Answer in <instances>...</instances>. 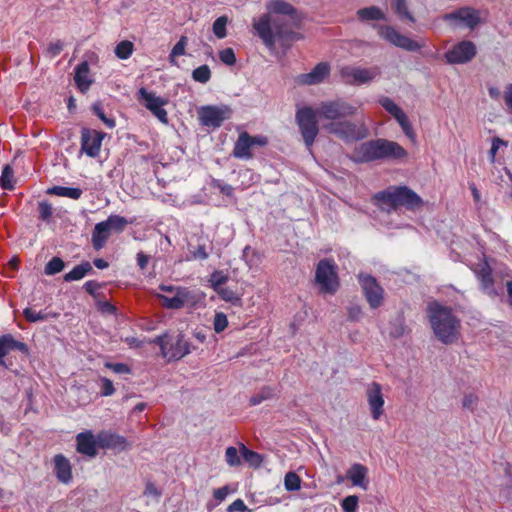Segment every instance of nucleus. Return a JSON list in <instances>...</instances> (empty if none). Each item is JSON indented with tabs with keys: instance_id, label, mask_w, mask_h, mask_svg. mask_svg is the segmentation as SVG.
I'll list each match as a JSON object with an SVG mask.
<instances>
[{
	"instance_id": "obj_1",
	"label": "nucleus",
	"mask_w": 512,
	"mask_h": 512,
	"mask_svg": "<svg viewBox=\"0 0 512 512\" xmlns=\"http://www.w3.org/2000/svg\"><path fill=\"white\" fill-rule=\"evenodd\" d=\"M266 10V14L253 19L252 26L268 48H273L276 42L288 46L300 38L293 31L300 15L291 3L286 0H270L266 3Z\"/></svg>"
},
{
	"instance_id": "obj_2",
	"label": "nucleus",
	"mask_w": 512,
	"mask_h": 512,
	"mask_svg": "<svg viewBox=\"0 0 512 512\" xmlns=\"http://www.w3.org/2000/svg\"><path fill=\"white\" fill-rule=\"evenodd\" d=\"M427 316L434 336L443 344L449 345L458 341L461 335V321L452 309L431 302L427 307Z\"/></svg>"
},
{
	"instance_id": "obj_3",
	"label": "nucleus",
	"mask_w": 512,
	"mask_h": 512,
	"mask_svg": "<svg viewBox=\"0 0 512 512\" xmlns=\"http://www.w3.org/2000/svg\"><path fill=\"white\" fill-rule=\"evenodd\" d=\"M378 208L391 213L399 207L416 210L423 206L422 198L407 186H394L380 191L373 196Z\"/></svg>"
},
{
	"instance_id": "obj_4",
	"label": "nucleus",
	"mask_w": 512,
	"mask_h": 512,
	"mask_svg": "<svg viewBox=\"0 0 512 512\" xmlns=\"http://www.w3.org/2000/svg\"><path fill=\"white\" fill-rule=\"evenodd\" d=\"M406 150L397 142L386 139L371 140L357 146L353 153L356 162H371L378 159H402Z\"/></svg>"
},
{
	"instance_id": "obj_5",
	"label": "nucleus",
	"mask_w": 512,
	"mask_h": 512,
	"mask_svg": "<svg viewBox=\"0 0 512 512\" xmlns=\"http://www.w3.org/2000/svg\"><path fill=\"white\" fill-rule=\"evenodd\" d=\"M315 283L321 294L334 295L339 287L340 280L337 265L333 260L322 259L315 269Z\"/></svg>"
},
{
	"instance_id": "obj_6",
	"label": "nucleus",
	"mask_w": 512,
	"mask_h": 512,
	"mask_svg": "<svg viewBox=\"0 0 512 512\" xmlns=\"http://www.w3.org/2000/svg\"><path fill=\"white\" fill-rule=\"evenodd\" d=\"M160 290L165 295H158L162 305L168 309H180L184 306L194 305L197 301L194 293L186 287L161 285Z\"/></svg>"
},
{
	"instance_id": "obj_7",
	"label": "nucleus",
	"mask_w": 512,
	"mask_h": 512,
	"mask_svg": "<svg viewBox=\"0 0 512 512\" xmlns=\"http://www.w3.org/2000/svg\"><path fill=\"white\" fill-rule=\"evenodd\" d=\"M314 111L320 119L335 122L336 120L353 116L357 111V107L342 99H336L321 102Z\"/></svg>"
},
{
	"instance_id": "obj_8",
	"label": "nucleus",
	"mask_w": 512,
	"mask_h": 512,
	"mask_svg": "<svg viewBox=\"0 0 512 512\" xmlns=\"http://www.w3.org/2000/svg\"><path fill=\"white\" fill-rule=\"evenodd\" d=\"M317 117L311 107H303L296 112V122L308 149L312 147L319 132Z\"/></svg>"
},
{
	"instance_id": "obj_9",
	"label": "nucleus",
	"mask_w": 512,
	"mask_h": 512,
	"mask_svg": "<svg viewBox=\"0 0 512 512\" xmlns=\"http://www.w3.org/2000/svg\"><path fill=\"white\" fill-rule=\"evenodd\" d=\"M330 134H334L344 141H356L367 136V130L363 125H357L351 121L330 122L323 126Z\"/></svg>"
},
{
	"instance_id": "obj_10",
	"label": "nucleus",
	"mask_w": 512,
	"mask_h": 512,
	"mask_svg": "<svg viewBox=\"0 0 512 512\" xmlns=\"http://www.w3.org/2000/svg\"><path fill=\"white\" fill-rule=\"evenodd\" d=\"M138 100L161 123L168 124V113L164 108L169 103V100L167 98L157 96L154 92L148 91L145 88H140L138 91Z\"/></svg>"
},
{
	"instance_id": "obj_11",
	"label": "nucleus",
	"mask_w": 512,
	"mask_h": 512,
	"mask_svg": "<svg viewBox=\"0 0 512 512\" xmlns=\"http://www.w3.org/2000/svg\"><path fill=\"white\" fill-rule=\"evenodd\" d=\"M155 342L159 344L162 356L168 360H178L190 353L189 343L182 335H178L175 340L166 335L159 336Z\"/></svg>"
},
{
	"instance_id": "obj_12",
	"label": "nucleus",
	"mask_w": 512,
	"mask_h": 512,
	"mask_svg": "<svg viewBox=\"0 0 512 512\" xmlns=\"http://www.w3.org/2000/svg\"><path fill=\"white\" fill-rule=\"evenodd\" d=\"M232 115V110L227 105L202 106L198 109V118L203 126L218 128L222 123L229 119Z\"/></svg>"
},
{
	"instance_id": "obj_13",
	"label": "nucleus",
	"mask_w": 512,
	"mask_h": 512,
	"mask_svg": "<svg viewBox=\"0 0 512 512\" xmlns=\"http://www.w3.org/2000/svg\"><path fill=\"white\" fill-rule=\"evenodd\" d=\"M443 20L453 27H466L473 30L480 23V12L472 7H462L445 14Z\"/></svg>"
},
{
	"instance_id": "obj_14",
	"label": "nucleus",
	"mask_w": 512,
	"mask_h": 512,
	"mask_svg": "<svg viewBox=\"0 0 512 512\" xmlns=\"http://www.w3.org/2000/svg\"><path fill=\"white\" fill-rule=\"evenodd\" d=\"M378 33L381 38L396 47L402 48L406 51H418L425 46V43H419L401 33H399L392 26H379Z\"/></svg>"
},
{
	"instance_id": "obj_15",
	"label": "nucleus",
	"mask_w": 512,
	"mask_h": 512,
	"mask_svg": "<svg viewBox=\"0 0 512 512\" xmlns=\"http://www.w3.org/2000/svg\"><path fill=\"white\" fill-rule=\"evenodd\" d=\"M377 67L359 68L353 66H344L340 69V76L346 84L361 85L369 83L379 75Z\"/></svg>"
},
{
	"instance_id": "obj_16",
	"label": "nucleus",
	"mask_w": 512,
	"mask_h": 512,
	"mask_svg": "<svg viewBox=\"0 0 512 512\" xmlns=\"http://www.w3.org/2000/svg\"><path fill=\"white\" fill-rule=\"evenodd\" d=\"M358 278L363 294L370 307L373 309L380 307L384 300L383 288L378 284L376 279L370 275L359 274Z\"/></svg>"
},
{
	"instance_id": "obj_17",
	"label": "nucleus",
	"mask_w": 512,
	"mask_h": 512,
	"mask_svg": "<svg viewBox=\"0 0 512 512\" xmlns=\"http://www.w3.org/2000/svg\"><path fill=\"white\" fill-rule=\"evenodd\" d=\"M475 55V44L471 41L463 40L449 49L444 54V58L449 64H465L470 62Z\"/></svg>"
},
{
	"instance_id": "obj_18",
	"label": "nucleus",
	"mask_w": 512,
	"mask_h": 512,
	"mask_svg": "<svg viewBox=\"0 0 512 512\" xmlns=\"http://www.w3.org/2000/svg\"><path fill=\"white\" fill-rule=\"evenodd\" d=\"M366 399L373 420H379L384 414V395L382 387L377 382L370 383L366 388Z\"/></svg>"
},
{
	"instance_id": "obj_19",
	"label": "nucleus",
	"mask_w": 512,
	"mask_h": 512,
	"mask_svg": "<svg viewBox=\"0 0 512 512\" xmlns=\"http://www.w3.org/2000/svg\"><path fill=\"white\" fill-rule=\"evenodd\" d=\"M104 137L105 133L103 132L83 129L81 132V150L89 157H97Z\"/></svg>"
},
{
	"instance_id": "obj_20",
	"label": "nucleus",
	"mask_w": 512,
	"mask_h": 512,
	"mask_svg": "<svg viewBox=\"0 0 512 512\" xmlns=\"http://www.w3.org/2000/svg\"><path fill=\"white\" fill-rule=\"evenodd\" d=\"M383 108L389 112L393 117L397 120L403 132L407 137L411 140H415V133L408 121L406 114L402 111V109L390 98L384 97L380 100Z\"/></svg>"
},
{
	"instance_id": "obj_21",
	"label": "nucleus",
	"mask_w": 512,
	"mask_h": 512,
	"mask_svg": "<svg viewBox=\"0 0 512 512\" xmlns=\"http://www.w3.org/2000/svg\"><path fill=\"white\" fill-rule=\"evenodd\" d=\"M98 441L99 447L103 449L117 450L121 452L127 450L130 447V443L124 436L108 431L99 432Z\"/></svg>"
},
{
	"instance_id": "obj_22",
	"label": "nucleus",
	"mask_w": 512,
	"mask_h": 512,
	"mask_svg": "<svg viewBox=\"0 0 512 512\" xmlns=\"http://www.w3.org/2000/svg\"><path fill=\"white\" fill-rule=\"evenodd\" d=\"M77 451L80 454L93 458L97 455L99 447L98 435L95 436L92 431L81 432L76 436Z\"/></svg>"
},
{
	"instance_id": "obj_23",
	"label": "nucleus",
	"mask_w": 512,
	"mask_h": 512,
	"mask_svg": "<svg viewBox=\"0 0 512 512\" xmlns=\"http://www.w3.org/2000/svg\"><path fill=\"white\" fill-rule=\"evenodd\" d=\"M329 73V64L320 62L309 73L301 74L298 80L301 84L315 85L323 82L328 77Z\"/></svg>"
},
{
	"instance_id": "obj_24",
	"label": "nucleus",
	"mask_w": 512,
	"mask_h": 512,
	"mask_svg": "<svg viewBox=\"0 0 512 512\" xmlns=\"http://www.w3.org/2000/svg\"><path fill=\"white\" fill-rule=\"evenodd\" d=\"M347 478L353 486L366 491L368 489V468L362 464L355 463L347 470Z\"/></svg>"
},
{
	"instance_id": "obj_25",
	"label": "nucleus",
	"mask_w": 512,
	"mask_h": 512,
	"mask_svg": "<svg viewBox=\"0 0 512 512\" xmlns=\"http://www.w3.org/2000/svg\"><path fill=\"white\" fill-rule=\"evenodd\" d=\"M54 470L59 482L68 484L72 479V468L69 460L62 454L54 457Z\"/></svg>"
},
{
	"instance_id": "obj_26",
	"label": "nucleus",
	"mask_w": 512,
	"mask_h": 512,
	"mask_svg": "<svg viewBox=\"0 0 512 512\" xmlns=\"http://www.w3.org/2000/svg\"><path fill=\"white\" fill-rule=\"evenodd\" d=\"M90 68L88 62L84 61L76 66L74 81L77 88L85 93L89 90L91 84L93 83V79L90 77Z\"/></svg>"
},
{
	"instance_id": "obj_27",
	"label": "nucleus",
	"mask_w": 512,
	"mask_h": 512,
	"mask_svg": "<svg viewBox=\"0 0 512 512\" xmlns=\"http://www.w3.org/2000/svg\"><path fill=\"white\" fill-rule=\"evenodd\" d=\"M252 148L250 135L247 132H242L235 142L233 156L239 159H251L253 157Z\"/></svg>"
},
{
	"instance_id": "obj_28",
	"label": "nucleus",
	"mask_w": 512,
	"mask_h": 512,
	"mask_svg": "<svg viewBox=\"0 0 512 512\" xmlns=\"http://www.w3.org/2000/svg\"><path fill=\"white\" fill-rule=\"evenodd\" d=\"M417 4H421V0H395L394 11L401 19L415 22V17L410 9Z\"/></svg>"
},
{
	"instance_id": "obj_29",
	"label": "nucleus",
	"mask_w": 512,
	"mask_h": 512,
	"mask_svg": "<svg viewBox=\"0 0 512 512\" xmlns=\"http://www.w3.org/2000/svg\"><path fill=\"white\" fill-rule=\"evenodd\" d=\"M11 350L27 351V346L20 341L14 339L11 335L0 337V357L6 356Z\"/></svg>"
},
{
	"instance_id": "obj_30",
	"label": "nucleus",
	"mask_w": 512,
	"mask_h": 512,
	"mask_svg": "<svg viewBox=\"0 0 512 512\" xmlns=\"http://www.w3.org/2000/svg\"><path fill=\"white\" fill-rule=\"evenodd\" d=\"M109 238V229L106 224L102 221L97 223L92 233V244L96 250H100L104 247L107 239Z\"/></svg>"
},
{
	"instance_id": "obj_31",
	"label": "nucleus",
	"mask_w": 512,
	"mask_h": 512,
	"mask_svg": "<svg viewBox=\"0 0 512 512\" xmlns=\"http://www.w3.org/2000/svg\"><path fill=\"white\" fill-rule=\"evenodd\" d=\"M357 17L360 21H379L385 20L386 15L382 9L377 6H370L359 9L357 11Z\"/></svg>"
},
{
	"instance_id": "obj_32",
	"label": "nucleus",
	"mask_w": 512,
	"mask_h": 512,
	"mask_svg": "<svg viewBox=\"0 0 512 512\" xmlns=\"http://www.w3.org/2000/svg\"><path fill=\"white\" fill-rule=\"evenodd\" d=\"M48 194L56 195L60 197H68L74 200H77L82 195V190L80 188H72V187H63V186H54L47 191Z\"/></svg>"
},
{
	"instance_id": "obj_33",
	"label": "nucleus",
	"mask_w": 512,
	"mask_h": 512,
	"mask_svg": "<svg viewBox=\"0 0 512 512\" xmlns=\"http://www.w3.org/2000/svg\"><path fill=\"white\" fill-rule=\"evenodd\" d=\"M90 271H92V266L89 262L81 263L64 275V281L71 282L80 280Z\"/></svg>"
},
{
	"instance_id": "obj_34",
	"label": "nucleus",
	"mask_w": 512,
	"mask_h": 512,
	"mask_svg": "<svg viewBox=\"0 0 512 512\" xmlns=\"http://www.w3.org/2000/svg\"><path fill=\"white\" fill-rule=\"evenodd\" d=\"M241 454L245 462L254 468L260 467L263 462V457L259 453L248 449L243 444L241 445Z\"/></svg>"
},
{
	"instance_id": "obj_35",
	"label": "nucleus",
	"mask_w": 512,
	"mask_h": 512,
	"mask_svg": "<svg viewBox=\"0 0 512 512\" xmlns=\"http://www.w3.org/2000/svg\"><path fill=\"white\" fill-rule=\"evenodd\" d=\"M134 51V44L131 41L124 40L115 47V55L122 60L128 59Z\"/></svg>"
},
{
	"instance_id": "obj_36",
	"label": "nucleus",
	"mask_w": 512,
	"mask_h": 512,
	"mask_svg": "<svg viewBox=\"0 0 512 512\" xmlns=\"http://www.w3.org/2000/svg\"><path fill=\"white\" fill-rule=\"evenodd\" d=\"M103 222L106 224L109 231L111 229L122 231L130 223L126 218L119 215H111Z\"/></svg>"
},
{
	"instance_id": "obj_37",
	"label": "nucleus",
	"mask_w": 512,
	"mask_h": 512,
	"mask_svg": "<svg viewBox=\"0 0 512 512\" xmlns=\"http://www.w3.org/2000/svg\"><path fill=\"white\" fill-rule=\"evenodd\" d=\"M188 43V39L186 36H181L179 41L174 45L172 48L170 55H169V61L173 65L176 64L175 58L182 56L185 54L186 46Z\"/></svg>"
},
{
	"instance_id": "obj_38",
	"label": "nucleus",
	"mask_w": 512,
	"mask_h": 512,
	"mask_svg": "<svg viewBox=\"0 0 512 512\" xmlns=\"http://www.w3.org/2000/svg\"><path fill=\"white\" fill-rule=\"evenodd\" d=\"M216 293L220 296V298L226 302H230L233 305H241V298L236 294V292L229 287L219 288Z\"/></svg>"
},
{
	"instance_id": "obj_39",
	"label": "nucleus",
	"mask_w": 512,
	"mask_h": 512,
	"mask_svg": "<svg viewBox=\"0 0 512 512\" xmlns=\"http://www.w3.org/2000/svg\"><path fill=\"white\" fill-rule=\"evenodd\" d=\"M284 486L287 491H298L301 488V478L295 472H287L284 477Z\"/></svg>"
},
{
	"instance_id": "obj_40",
	"label": "nucleus",
	"mask_w": 512,
	"mask_h": 512,
	"mask_svg": "<svg viewBox=\"0 0 512 512\" xmlns=\"http://www.w3.org/2000/svg\"><path fill=\"white\" fill-rule=\"evenodd\" d=\"M14 173L13 169L6 165L2 171L1 177H0V185L3 189L11 190L14 188Z\"/></svg>"
},
{
	"instance_id": "obj_41",
	"label": "nucleus",
	"mask_w": 512,
	"mask_h": 512,
	"mask_svg": "<svg viewBox=\"0 0 512 512\" xmlns=\"http://www.w3.org/2000/svg\"><path fill=\"white\" fill-rule=\"evenodd\" d=\"M192 78L199 83H207L211 78V71L208 65H201L193 70Z\"/></svg>"
},
{
	"instance_id": "obj_42",
	"label": "nucleus",
	"mask_w": 512,
	"mask_h": 512,
	"mask_svg": "<svg viewBox=\"0 0 512 512\" xmlns=\"http://www.w3.org/2000/svg\"><path fill=\"white\" fill-rule=\"evenodd\" d=\"M65 267L64 261L59 257H53L45 266L44 273L46 275H54L61 272Z\"/></svg>"
},
{
	"instance_id": "obj_43",
	"label": "nucleus",
	"mask_w": 512,
	"mask_h": 512,
	"mask_svg": "<svg viewBox=\"0 0 512 512\" xmlns=\"http://www.w3.org/2000/svg\"><path fill=\"white\" fill-rule=\"evenodd\" d=\"M228 281V276L225 275L222 271H214L209 279L210 286L216 292L219 288L224 287V284Z\"/></svg>"
},
{
	"instance_id": "obj_44",
	"label": "nucleus",
	"mask_w": 512,
	"mask_h": 512,
	"mask_svg": "<svg viewBox=\"0 0 512 512\" xmlns=\"http://www.w3.org/2000/svg\"><path fill=\"white\" fill-rule=\"evenodd\" d=\"M228 19L226 16L218 17L214 23H213V33L215 36L219 39H222L226 37V25H227Z\"/></svg>"
},
{
	"instance_id": "obj_45",
	"label": "nucleus",
	"mask_w": 512,
	"mask_h": 512,
	"mask_svg": "<svg viewBox=\"0 0 512 512\" xmlns=\"http://www.w3.org/2000/svg\"><path fill=\"white\" fill-rule=\"evenodd\" d=\"M273 396V389L271 387H264L259 393L250 398V404L253 406L258 405L264 400L270 399Z\"/></svg>"
},
{
	"instance_id": "obj_46",
	"label": "nucleus",
	"mask_w": 512,
	"mask_h": 512,
	"mask_svg": "<svg viewBox=\"0 0 512 512\" xmlns=\"http://www.w3.org/2000/svg\"><path fill=\"white\" fill-rule=\"evenodd\" d=\"M225 460L231 467L239 466L241 464V457L238 454V450L233 446H230L226 449Z\"/></svg>"
},
{
	"instance_id": "obj_47",
	"label": "nucleus",
	"mask_w": 512,
	"mask_h": 512,
	"mask_svg": "<svg viewBox=\"0 0 512 512\" xmlns=\"http://www.w3.org/2000/svg\"><path fill=\"white\" fill-rule=\"evenodd\" d=\"M359 498L356 495H349L342 500L341 507L345 512H356Z\"/></svg>"
},
{
	"instance_id": "obj_48",
	"label": "nucleus",
	"mask_w": 512,
	"mask_h": 512,
	"mask_svg": "<svg viewBox=\"0 0 512 512\" xmlns=\"http://www.w3.org/2000/svg\"><path fill=\"white\" fill-rule=\"evenodd\" d=\"M214 330L216 333H221L228 326L227 316L222 312H217L214 316Z\"/></svg>"
},
{
	"instance_id": "obj_49",
	"label": "nucleus",
	"mask_w": 512,
	"mask_h": 512,
	"mask_svg": "<svg viewBox=\"0 0 512 512\" xmlns=\"http://www.w3.org/2000/svg\"><path fill=\"white\" fill-rule=\"evenodd\" d=\"M220 60L229 66H232L236 63V56L234 50L232 48H225L219 52Z\"/></svg>"
},
{
	"instance_id": "obj_50",
	"label": "nucleus",
	"mask_w": 512,
	"mask_h": 512,
	"mask_svg": "<svg viewBox=\"0 0 512 512\" xmlns=\"http://www.w3.org/2000/svg\"><path fill=\"white\" fill-rule=\"evenodd\" d=\"M23 314L25 316V318L29 321V322H38V321H43L46 319L47 315L41 311H36L32 308H26L24 311H23Z\"/></svg>"
},
{
	"instance_id": "obj_51",
	"label": "nucleus",
	"mask_w": 512,
	"mask_h": 512,
	"mask_svg": "<svg viewBox=\"0 0 512 512\" xmlns=\"http://www.w3.org/2000/svg\"><path fill=\"white\" fill-rule=\"evenodd\" d=\"M93 111L94 113L101 119V121L108 127V128H114L115 127V120L112 119V118H108L103 109L101 108L100 105L98 104H95L93 106Z\"/></svg>"
},
{
	"instance_id": "obj_52",
	"label": "nucleus",
	"mask_w": 512,
	"mask_h": 512,
	"mask_svg": "<svg viewBox=\"0 0 512 512\" xmlns=\"http://www.w3.org/2000/svg\"><path fill=\"white\" fill-rule=\"evenodd\" d=\"M53 214V208L51 206V204H49L48 202L46 201H42L39 203V217L44 220V221H47L51 218Z\"/></svg>"
},
{
	"instance_id": "obj_53",
	"label": "nucleus",
	"mask_w": 512,
	"mask_h": 512,
	"mask_svg": "<svg viewBox=\"0 0 512 512\" xmlns=\"http://www.w3.org/2000/svg\"><path fill=\"white\" fill-rule=\"evenodd\" d=\"M477 403H478V397H477V395H475L473 393L464 395V397L462 399V407L464 409H468L471 411H473L476 408Z\"/></svg>"
},
{
	"instance_id": "obj_54",
	"label": "nucleus",
	"mask_w": 512,
	"mask_h": 512,
	"mask_svg": "<svg viewBox=\"0 0 512 512\" xmlns=\"http://www.w3.org/2000/svg\"><path fill=\"white\" fill-rule=\"evenodd\" d=\"M507 143L504 142L502 139L498 138V137H495L493 140H492V144H491V148L489 150V157H490V161L492 163L495 162V157H496V154L499 150V148L501 146H506Z\"/></svg>"
},
{
	"instance_id": "obj_55",
	"label": "nucleus",
	"mask_w": 512,
	"mask_h": 512,
	"mask_svg": "<svg viewBox=\"0 0 512 512\" xmlns=\"http://www.w3.org/2000/svg\"><path fill=\"white\" fill-rule=\"evenodd\" d=\"M209 257L208 252L206 251L205 244L198 245V247L191 251V257L187 258V260L199 259L206 260Z\"/></svg>"
},
{
	"instance_id": "obj_56",
	"label": "nucleus",
	"mask_w": 512,
	"mask_h": 512,
	"mask_svg": "<svg viewBox=\"0 0 512 512\" xmlns=\"http://www.w3.org/2000/svg\"><path fill=\"white\" fill-rule=\"evenodd\" d=\"M63 47H64L63 42L60 40H57L55 42H51L47 46L46 51L50 57H56L57 55H59L62 52Z\"/></svg>"
},
{
	"instance_id": "obj_57",
	"label": "nucleus",
	"mask_w": 512,
	"mask_h": 512,
	"mask_svg": "<svg viewBox=\"0 0 512 512\" xmlns=\"http://www.w3.org/2000/svg\"><path fill=\"white\" fill-rule=\"evenodd\" d=\"M101 395L102 396H111L115 392V388L113 383L107 378H101Z\"/></svg>"
},
{
	"instance_id": "obj_58",
	"label": "nucleus",
	"mask_w": 512,
	"mask_h": 512,
	"mask_svg": "<svg viewBox=\"0 0 512 512\" xmlns=\"http://www.w3.org/2000/svg\"><path fill=\"white\" fill-rule=\"evenodd\" d=\"M106 367L118 374L130 373V368L126 364H123V363H115V364L107 363Z\"/></svg>"
},
{
	"instance_id": "obj_59",
	"label": "nucleus",
	"mask_w": 512,
	"mask_h": 512,
	"mask_svg": "<svg viewBox=\"0 0 512 512\" xmlns=\"http://www.w3.org/2000/svg\"><path fill=\"white\" fill-rule=\"evenodd\" d=\"M247 509L248 508L244 501L242 499H237L228 506L227 510L228 512H245Z\"/></svg>"
},
{
	"instance_id": "obj_60",
	"label": "nucleus",
	"mask_w": 512,
	"mask_h": 512,
	"mask_svg": "<svg viewBox=\"0 0 512 512\" xmlns=\"http://www.w3.org/2000/svg\"><path fill=\"white\" fill-rule=\"evenodd\" d=\"M503 99L507 108L512 111V84H508L503 92Z\"/></svg>"
},
{
	"instance_id": "obj_61",
	"label": "nucleus",
	"mask_w": 512,
	"mask_h": 512,
	"mask_svg": "<svg viewBox=\"0 0 512 512\" xmlns=\"http://www.w3.org/2000/svg\"><path fill=\"white\" fill-rule=\"evenodd\" d=\"M250 142L252 144V147H255V146L263 147L268 144V138L263 135H256V136L250 135Z\"/></svg>"
},
{
	"instance_id": "obj_62",
	"label": "nucleus",
	"mask_w": 512,
	"mask_h": 512,
	"mask_svg": "<svg viewBox=\"0 0 512 512\" xmlns=\"http://www.w3.org/2000/svg\"><path fill=\"white\" fill-rule=\"evenodd\" d=\"M228 494H229L228 486H223L221 488L215 489L213 492L214 498L219 502L223 501L227 497Z\"/></svg>"
},
{
	"instance_id": "obj_63",
	"label": "nucleus",
	"mask_w": 512,
	"mask_h": 512,
	"mask_svg": "<svg viewBox=\"0 0 512 512\" xmlns=\"http://www.w3.org/2000/svg\"><path fill=\"white\" fill-rule=\"evenodd\" d=\"M149 260L150 257L143 252H139L137 254V264L141 270H144L147 267Z\"/></svg>"
},
{
	"instance_id": "obj_64",
	"label": "nucleus",
	"mask_w": 512,
	"mask_h": 512,
	"mask_svg": "<svg viewBox=\"0 0 512 512\" xmlns=\"http://www.w3.org/2000/svg\"><path fill=\"white\" fill-rule=\"evenodd\" d=\"M481 281L485 287L493 285V279L489 271L483 270L481 273Z\"/></svg>"
}]
</instances>
